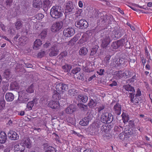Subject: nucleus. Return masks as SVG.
Segmentation results:
<instances>
[{
    "instance_id": "1",
    "label": "nucleus",
    "mask_w": 152,
    "mask_h": 152,
    "mask_svg": "<svg viewBox=\"0 0 152 152\" xmlns=\"http://www.w3.org/2000/svg\"><path fill=\"white\" fill-rule=\"evenodd\" d=\"M61 7L58 6H53L50 10V14L53 18H58L62 15L64 12L65 17L66 15V3H64Z\"/></svg>"
},
{
    "instance_id": "2",
    "label": "nucleus",
    "mask_w": 152,
    "mask_h": 152,
    "mask_svg": "<svg viewBox=\"0 0 152 152\" xmlns=\"http://www.w3.org/2000/svg\"><path fill=\"white\" fill-rule=\"evenodd\" d=\"M113 117L111 113L107 112L103 113L101 115V120L104 123L109 124L113 120Z\"/></svg>"
},
{
    "instance_id": "3",
    "label": "nucleus",
    "mask_w": 152,
    "mask_h": 152,
    "mask_svg": "<svg viewBox=\"0 0 152 152\" xmlns=\"http://www.w3.org/2000/svg\"><path fill=\"white\" fill-rule=\"evenodd\" d=\"M75 25L77 28L83 29L87 28L88 23L85 20L81 19L79 21H77L75 23Z\"/></svg>"
},
{
    "instance_id": "4",
    "label": "nucleus",
    "mask_w": 152,
    "mask_h": 152,
    "mask_svg": "<svg viewBox=\"0 0 152 152\" xmlns=\"http://www.w3.org/2000/svg\"><path fill=\"white\" fill-rule=\"evenodd\" d=\"M124 39H121L116 41L113 42L111 45V48L114 49H115L122 46L125 42Z\"/></svg>"
},
{
    "instance_id": "5",
    "label": "nucleus",
    "mask_w": 152,
    "mask_h": 152,
    "mask_svg": "<svg viewBox=\"0 0 152 152\" xmlns=\"http://www.w3.org/2000/svg\"><path fill=\"white\" fill-rule=\"evenodd\" d=\"M62 22H57L53 24L51 28V30L53 32H56L58 31L62 28L63 26Z\"/></svg>"
},
{
    "instance_id": "6",
    "label": "nucleus",
    "mask_w": 152,
    "mask_h": 152,
    "mask_svg": "<svg viewBox=\"0 0 152 152\" xmlns=\"http://www.w3.org/2000/svg\"><path fill=\"white\" fill-rule=\"evenodd\" d=\"M135 94L133 93H129V97L130 98L131 103L134 105L138 104L140 99L139 97H136L134 96Z\"/></svg>"
},
{
    "instance_id": "7",
    "label": "nucleus",
    "mask_w": 152,
    "mask_h": 152,
    "mask_svg": "<svg viewBox=\"0 0 152 152\" xmlns=\"http://www.w3.org/2000/svg\"><path fill=\"white\" fill-rule=\"evenodd\" d=\"M48 106L54 109L58 110L60 109V105L58 101L51 100L48 104Z\"/></svg>"
},
{
    "instance_id": "8",
    "label": "nucleus",
    "mask_w": 152,
    "mask_h": 152,
    "mask_svg": "<svg viewBox=\"0 0 152 152\" xmlns=\"http://www.w3.org/2000/svg\"><path fill=\"white\" fill-rule=\"evenodd\" d=\"M8 136L12 140H15L19 138L18 135L15 132L10 130L8 133Z\"/></svg>"
},
{
    "instance_id": "9",
    "label": "nucleus",
    "mask_w": 152,
    "mask_h": 152,
    "mask_svg": "<svg viewBox=\"0 0 152 152\" xmlns=\"http://www.w3.org/2000/svg\"><path fill=\"white\" fill-rule=\"evenodd\" d=\"M125 131L127 132L126 133H124L123 132H122L119 135V137L121 140H123L125 139V138H129V137L127 136L126 134H129L131 135L132 133L130 130L129 127H127L125 128Z\"/></svg>"
},
{
    "instance_id": "10",
    "label": "nucleus",
    "mask_w": 152,
    "mask_h": 152,
    "mask_svg": "<svg viewBox=\"0 0 152 152\" xmlns=\"http://www.w3.org/2000/svg\"><path fill=\"white\" fill-rule=\"evenodd\" d=\"M119 74L118 77L119 78L124 77L125 78H128L130 77L132 75V72L129 70H126L124 72L122 73V71H120L118 72Z\"/></svg>"
},
{
    "instance_id": "11",
    "label": "nucleus",
    "mask_w": 152,
    "mask_h": 152,
    "mask_svg": "<svg viewBox=\"0 0 152 152\" xmlns=\"http://www.w3.org/2000/svg\"><path fill=\"white\" fill-rule=\"evenodd\" d=\"M114 113L117 115H120L121 113V105L119 103H117L113 107Z\"/></svg>"
},
{
    "instance_id": "12",
    "label": "nucleus",
    "mask_w": 152,
    "mask_h": 152,
    "mask_svg": "<svg viewBox=\"0 0 152 152\" xmlns=\"http://www.w3.org/2000/svg\"><path fill=\"white\" fill-rule=\"evenodd\" d=\"M66 85H64L62 83H60L56 85V91L59 92V93H63L65 91Z\"/></svg>"
},
{
    "instance_id": "13",
    "label": "nucleus",
    "mask_w": 152,
    "mask_h": 152,
    "mask_svg": "<svg viewBox=\"0 0 152 152\" xmlns=\"http://www.w3.org/2000/svg\"><path fill=\"white\" fill-rule=\"evenodd\" d=\"M25 147L21 144H18L14 146L15 152H24Z\"/></svg>"
},
{
    "instance_id": "14",
    "label": "nucleus",
    "mask_w": 152,
    "mask_h": 152,
    "mask_svg": "<svg viewBox=\"0 0 152 152\" xmlns=\"http://www.w3.org/2000/svg\"><path fill=\"white\" fill-rule=\"evenodd\" d=\"M91 120L90 117L88 116L81 120L79 122V124L83 126H86L88 124L89 122Z\"/></svg>"
},
{
    "instance_id": "15",
    "label": "nucleus",
    "mask_w": 152,
    "mask_h": 152,
    "mask_svg": "<svg viewBox=\"0 0 152 152\" xmlns=\"http://www.w3.org/2000/svg\"><path fill=\"white\" fill-rule=\"evenodd\" d=\"M75 10V9L72 2L69 1L67 3V13H72L74 12Z\"/></svg>"
},
{
    "instance_id": "16",
    "label": "nucleus",
    "mask_w": 152,
    "mask_h": 152,
    "mask_svg": "<svg viewBox=\"0 0 152 152\" xmlns=\"http://www.w3.org/2000/svg\"><path fill=\"white\" fill-rule=\"evenodd\" d=\"M51 51L49 54L50 57L56 56L58 53V50L56 46H53L51 48Z\"/></svg>"
},
{
    "instance_id": "17",
    "label": "nucleus",
    "mask_w": 152,
    "mask_h": 152,
    "mask_svg": "<svg viewBox=\"0 0 152 152\" xmlns=\"http://www.w3.org/2000/svg\"><path fill=\"white\" fill-rule=\"evenodd\" d=\"M77 100L79 102L84 103L87 102L88 97L86 95L80 94L78 96Z\"/></svg>"
},
{
    "instance_id": "18",
    "label": "nucleus",
    "mask_w": 152,
    "mask_h": 152,
    "mask_svg": "<svg viewBox=\"0 0 152 152\" xmlns=\"http://www.w3.org/2000/svg\"><path fill=\"white\" fill-rule=\"evenodd\" d=\"M7 136L6 133L4 132L1 131L0 132V143H4L7 140Z\"/></svg>"
},
{
    "instance_id": "19",
    "label": "nucleus",
    "mask_w": 152,
    "mask_h": 152,
    "mask_svg": "<svg viewBox=\"0 0 152 152\" xmlns=\"http://www.w3.org/2000/svg\"><path fill=\"white\" fill-rule=\"evenodd\" d=\"M101 41V47L103 48H106L110 42V39H102Z\"/></svg>"
},
{
    "instance_id": "20",
    "label": "nucleus",
    "mask_w": 152,
    "mask_h": 152,
    "mask_svg": "<svg viewBox=\"0 0 152 152\" xmlns=\"http://www.w3.org/2000/svg\"><path fill=\"white\" fill-rule=\"evenodd\" d=\"M18 93L19 96L21 97L23 99H25V101H28V94L25 91H20Z\"/></svg>"
},
{
    "instance_id": "21",
    "label": "nucleus",
    "mask_w": 152,
    "mask_h": 152,
    "mask_svg": "<svg viewBox=\"0 0 152 152\" xmlns=\"http://www.w3.org/2000/svg\"><path fill=\"white\" fill-rule=\"evenodd\" d=\"M60 94H61V93L58 92L56 91H54L52 96L53 99L56 100H60L61 98Z\"/></svg>"
},
{
    "instance_id": "22",
    "label": "nucleus",
    "mask_w": 152,
    "mask_h": 152,
    "mask_svg": "<svg viewBox=\"0 0 152 152\" xmlns=\"http://www.w3.org/2000/svg\"><path fill=\"white\" fill-rule=\"evenodd\" d=\"M5 99L7 101H12L14 99V95L11 93H7L5 95Z\"/></svg>"
},
{
    "instance_id": "23",
    "label": "nucleus",
    "mask_w": 152,
    "mask_h": 152,
    "mask_svg": "<svg viewBox=\"0 0 152 152\" xmlns=\"http://www.w3.org/2000/svg\"><path fill=\"white\" fill-rule=\"evenodd\" d=\"M124 62V58L121 57L117 58V60L113 62V64L116 66H118Z\"/></svg>"
},
{
    "instance_id": "24",
    "label": "nucleus",
    "mask_w": 152,
    "mask_h": 152,
    "mask_svg": "<svg viewBox=\"0 0 152 152\" xmlns=\"http://www.w3.org/2000/svg\"><path fill=\"white\" fill-rule=\"evenodd\" d=\"M99 48V47L98 45H95L93 46L91 49L90 56H93L95 55L97 53Z\"/></svg>"
},
{
    "instance_id": "25",
    "label": "nucleus",
    "mask_w": 152,
    "mask_h": 152,
    "mask_svg": "<svg viewBox=\"0 0 152 152\" xmlns=\"http://www.w3.org/2000/svg\"><path fill=\"white\" fill-rule=\"evenodd\" d=\"M75 106L73 104H70L67 107V113L71 114L76 110Z\"/></svg>"
},
{
    "instance_id": "26",
    "label": "nucleus",
    "mask_w": 152,
    "mask_h": 152,
    "mask_svg": "<svg viewBox=\"0 0 152 152\" xmlns=\"http://www.w3.org/2000/svg\"><path fill=\"white\" fill-rule=\"evenodd\" d=\"M88 50L87 48L85 47L81 48L79 52V53L80 56H85L88 52Z\"/></svg>"
},
{
    "instance_id": "27",
    "label": "nucleus",
    "mask_w": 152,
    "mask_h": 152,
    "mask_svg": "<svg viewBox=\"0 0 152 152\" xmlns=\"http://www.w3.org/2000/svg\"><path fill=\"white\" fill-rule=\"evenodd\" d=\"M34 7L37 8H39L42 6V3L41 0H35L33 3Z\"/></svg>"
},
{
    "instance_id": "28",
    "label": "nucleus",
    "mask_w": 152,
    "mask_h": 152,
    "mask_svg": "<svg viewBox=\"0 0 152 152\" xmlns=\"http://www.w3.org/2000/svg\"><path fill=\"white\" fill-rule=\"evenodd\" d=\"M48 30L47 29H44L38 35V37L40 38H45L48 37V35L47 33Z\"/></svg>"
},
{
    "instance_id": "29",
    "label": "nucleus",
    "mask_w": 152,
    "mask_h": 152,
    "mask_svg": "<svg viewBox=\"0 0 152 152\" xmlns=\"http://www.w3.org/2000/svg\"><path fill=\"white\" fill-rule=\"evenodd\" d=\"M23 144L24 146H25L28 148H30L31 147V144L30 142V139L29 138H26L23 140Z\"/></svg>"
},
{
    "instance_id": "30",
    "label": "nucleus",
    "mask_w": 152,
    "mask_h": 152,
    "mask_svg": "<svg viewBox=\"0 0 152 152\" xmlns=\"http://www.w3.org/2000/svg\"><path fill=\"white\" fill-rule=\"evenodd\" d=\"M74 29L73 28H67V37H72L74 34Z\"/></svg>"
},
{
    "instance_id": "31",
    "label": "nucleus",
    "mask_w": 152,
    "mask_h": 152,
    "mask_svg": "<svg viewBox=\"0 0 152 152\" xmlns=\"http://www.w3.org/2000/svg\"><path fill=\"white\" fill-rule=\"evenodd\" d=\"M43 5L44 10H47L48 7L50 6V3L49 0H44Z\"/></svg>"
},
{
    "instance_id": "32",
    "label": "nucleus",
    "mask_w": 152,
    "mask_h": 152,
    "mask_svg": "<svg viewBox=\"0 0 152 152\" xmlns=\"http://www.w3.org/2000/svg\"><path fill=\"white\" fill-rule=\"evenodd\" d=\"M123 88L126 91H128L134 92L135 90L134 87L128 84L123 86Z\"/></svg>"
},
{
    "instance_id": "33",
    "label": "nucleus",
    "mask_w": 152,
    "mask_h": 152,
    "mask_svg": "<svg viewBox=\"0 0 152 152\" xmlns=\"http://www.w3.org/2000/svg\"><path fill=\"white\" fill-rule=\"evenodd\" d=\"M97 104V103L95 101H94L93 99H91L90 100L88 105L90 108H92L96 106Z\"/></svg>"
},
{
    "instance_id": "34",
    "label": "nucleus",
    "mask_w": 152,
    "mask_h": 152,
    "mask_svg": "<svg viewBox=\"0 0 152 152\" xmlns=\"http://www.w3.org/2000/svg\"><path fill=\"white\" fill-rule=\"evenodd\" d=\"M10 87L12 90L19 89V85L16 81L14 82L10 85Z\"/></svg>"
},
{
    "instance_id": "35",
    "label": "nucleus",
    "mask_w": 152,
    "mask_h": 152,
    "mask_svg": "<svg viewBox=\"0 0 152 152\" xmlns=\"http://www.w3.org/2000/svg\"><path fill=\"white\" fill-rule=\"evenodd\" d=\"M42 44V42L39 39H37L34 43V47L38 48Z\"/></svg>"
},
{
    "instance_id": "36",
    "label": "nucleus",
    "mask_w": 152,
    "mask_h": 152,
    "mask_svg": "<svg viewBox=\"0 0 152 152\" xmlns=\"http://www.w3.org/2000/svg\"><path fill=\"white\" fill-rule=\"evenodd\" d=\"M22 21L20 20L18 21L15 24V27L17 30L20 29L22 27Z\"/></svg>"
},
{
    "instance_id": "37",
    "label": "nucleus",
    "mask_w": 152,
    "mask_h": 152,
    "mask_svg": "<svg viewBox=\"0 0 152 152\" xmlns=\"http://www.w3.org/2000/svg\"><path fill=\"white\" fill-rule=\"evenodd\" d=\"M26 91L29 93H32L34 92V88L33 84H32L26 89Z\"/></svg>"
},
{
    "instance_id": "38",
    "label": "nucleus",
    "mask_w": 152,
    "mask_h": 152,
    "mask_svg": "<svg viewBox=\"0 0 152 152\" xmlns=\"http://www.w3.org/2000/svg\"><path fill=\"white\" fill-rule=\"evenodd\" d=\"M77 93V91L74 89H70L68 91V94L71 96H74L76 95Z\"/></svg>"
},
{
    "instance_id": "39",
    "label": "nucleus",
    "mask_w": 152,
    "mask_h": 152,
    "mask_svg": "<svg viewBox=\"0 0 152 152\" xmlns=\"http://www.w3.org/2000/svg\"><path fill=\"white\" fill-rule=\"evenodd\" d=\"M4 76L5 78H9L10 76V70L9 69L5 70L4 73Z\"/></svg>"
},
{
    "instance_id": "40",
    "label": "nucleus",
    "mask_w": 152,
    "mask_h": 152,
    "mask_svg": "<svg viewBox=\"0 0 152 152\" xmlns=\"http://www.w3.org/2000/svg\"><path fill=\"white\" fill-rule=\"evenodd\" d=\"M109 127V125L106 124L103 125L101 129L104 132H107L110 130Z\"/></svg>"
},
{
    "instance_id": "41",
    "label": "nucleus",
    "mask_w": 152,
    "mask_h": 152,
    "mask_svg": "<svg viewBox=\"0 0 152 152\" xmlns=\"http://www.w3.org/2000/svg\"><path fill=\"white\" fill-rule=\"evenodd\" d=\"M92 35L91 32H90L89 31H86V32L83 35L81 38H83L84 37L85 38H89V37H91V36Z\"/></svg>"
},
{
    "instance_id": "42",
    "label": "nucleus",
    "mask_w": 152,
    "mask_h": 152,
    "mask_svg": "<svg viewBox=\"0 0 152 152\" xmlns=\"http://www.w3.org/2000/svg\"><path fill=\"white\" fill-rule=\"evenodd\" d=\"M34 105V103L32 102H28L27 104V107L29 110H31L32 109L33 106Z\"/></svg>"
},
{
    "instance_id": "43",
    "label": "nucleus",
    "mask_w": 152,
    "mask_h": 152,
    "mask_svg": "<svg viewBox=\"0 0 152 152\" xmlns=\"http://www.w3.org/2000/svg\"><path fill=\"white\" fill-rule=\"evenodd\" d=\"M5 101L4 100L0 101V110H1L4 109L5 107Z\"/></svg>"
},
{
    "instance_id": "44",
    "label": "nucleus",
    "mask_w": 152,
    "mask_h": 152,
    "mask_svg": "<svg viewBox=\"0 0 152 152\" xmlns=\"http://www.w3.org/2000/svg\"><path fill=\"white\" fill-rule=\"evenodd\" d=\"M80 107L81 110L83 111H87L88 109L87 105L83 104H80Z\"/></svg>"
},
{
    "instance_id": "45",
    "label": "nucleus",
    "mask_w": 152,
    "mask_h": 152,
    "mask_svg": "<svg viewBox=\"0 0 152 152\" xmlns=\"http://www.w3.org/2000/svg\"><path fill=\"white\" fill-rule=\"evenodd\" d=\"M105 108V105L103 104H100L97 108V111L99 113H100L101 111Z\"/></svg>"
},
{
    "instance_id": "46",
    "label": "nucleus",
    "mask_w": 152,
    "mask_h": 152,
    "mask_svg": "<svg viewBox=\"0 0 152 152\" xmlns=\"http://www.w3.org/2000/svg\"><path fill=\"white\" fill-rule=\"evenodd\" d=\"M81 69L78 67L75 68L72 71V73L73 74H76L79 72H80Z\"/></svg>"
},
{
    "instance_id": "47",
    "label": "nucleus",
    "mask_w": 152,
    "mask_h": 152,
    "mask_svg": "<svg viewBox=\"0 0 152 152\" xmlns=\"http://www.w3.org/2000/svg\"><path fill=\"white\" fill-rule=\"evenodd\" d=\"M121 115L122 116V120L124 123H125L127 122L128 121V118L126 116L124 115L123 113H122Z\"/></svg>"
},
{
    "instance_id": "48",
    "label": "nucleus",
    "mask_w": 152,
    "mask_h": 152,
    "mask_svg": "<svg viewBox=\"0 0 152 152\" xmlns=\"http://www.w3.org/2000/svg\"><path fill=\"white\" fill-rule=\"evenodd\" d=\"M136 76L135 75L131 78L128 80V81L130 83H133L136 80Z\"/></svg>"
},
{
    "instance_id": "49",
    "label": "nucleus",
    "mask_w": 152,
    "mask_h": 152,
    "mask_svg": "<svg viewBox=\"0 0 152 152\" xmlns=\"http://www.w3.org/2000/svg\"><path fill=\"white\" fill-rule=\"evenodd\" d=\"M45 152H56V151L54 148L50 147L48 148L47 150Z\"/></svg>"
},
{
    "instance_id": "50",
    "label": "nucleus",
    "mask_w": 152,
    "mask_h": 152,
    "mask_svg": "<svg viewBox=\"0 0 152 152\" xmlns=\"http://www.w3.org/2000/svg\"><path fill=\"white\" fill-rule=\"evenodd\" d=\"M13 0H7L5 2V4L6 6L10 7L12 4Z\"/></svg>"
},
{
    "instance_id": "51",
    "label": "nucleus",
    "mask_w": 152,
    "mask_h": 152,
    "mask_svg": "<svg viewBox=\"0 0 152 152\" xmlns=\"http://www.w3.org/2000/svg\"><path fill=\"white\" fill-rule=\"evenodd\" d=\"M86 41V39H80L79 40L78 43L80 45H83L84 44L85 42Z\"/></svg>"
},
{
    "instance_id": "52",
    "label": "nucleus",
    "mask_w": 152,
    "mask_h": 152,
    "mask_svg": "<svg viewBox=\"0 0 152 152\" xmlns=\"http://www.w3.org/2000/svg\"><path fill=\"white\" fill-rule=\"evenodd\" d=\"M78 79L83 80H84V75L82 73H80L77 77Z\"/></svg>"
},
{
    "instance_id": "53",
    "label": "nucleus",
    "mask_w": 152,
    "mask_h": 152,
    "mask_svg": "<svg viewBox=\"0 0 152 152\" xmlns=\"http://www.w3.org/2000/svg\"><path fill=\"white\" fill-rule=\"evenodd\" d=\"M142 95V93L140 89L138 88L137 89V90L136 91V94H135V96L136 97H139L140 96Z\"/></svg>"
},
{
    "instance_id": "54",
    "label": "nucleus",
    "mask_w": 152,
    "mask_h": 152,
    "mask_svg": "<svg viewBox=\"0 0 152 152\" xmlns=\"http://www.w3.org/2000/svg\"><path fill=\"white\" fill-rule=\"evenodd\" d=\"M129 126L131 128H133L134 126V121L130 120L128 122Z\"/></svg>"
},
{
    "instance_id": "55",
    "label": "nucleus",
    "mask_w": 152,
    "mask_h": 152,
    "mask_svg": "<svg viewBox=\"0 0 152 152\" xmlns=\"http://www.w3.org/2000/svg\"><path fill=\"white\" fill-rule=\"evenodd\" d=\"M119 127H121V129H120L119 128V127L117 126H115L114 127V130L115 131L120 132H121V130H123V127H122L121 126H120Z\"/></svg>"
},
{
    "instance_id": "56",
    "label": "nucleus",
    "mask_w": 152,
    "mask_h": 152,
    "mask_svg": "<svg viewBox=\"0 0 152 152\" xmlns=\"http://www.w3.org/2000/svg\"><path fill=\"white\" fill-rule=\"evenodd\" d=\"M45 51H42L39 52L37 55V57L39 58H42L45 55Z\"/></svg>"
},
{
    "instance_id": "57",
    "label": "nucleus",
    "mask_w": 152,
    "mask_h": 152,
    "mask_svg": "<svg viewBox=\"0 0 152 152\" xmlns=\"http://www.w3.org/2000/svg\"><path fill=\"white\" fill-rule=\"evenodd\" d=\"M111 58V56L110 55H107L104 58V61H106V63H108Z\"/></svg>"
},
{
    "instance_id": "58",
    "label": "nucleus",
    "mask_w": 152,
    "mask_h": 152,
    "mask_svg": "<svg viewBox=\"0 0 152 152\" xmlns=\"http://www.w3.org/2000/svg\"><path fill=\"white\" fill-rule=\"evenodd\" d=\"M104 70V69H100L99 71L97 72V73L99 74V75H102L103 74Z\"/></svg>"
},
{
    "instance_id": "59",
    "label": "nucleus",
    "mask_w": 152,
    "mask_h": 152,
    "mask_svg": "<svg viewBox=\"0 0 152 152\" xmlns=\"http://www.w3.org/2000/svg\"><path fill=\"white\" fill-rule=\"evenodd\" d=\"M141 61H142V65L143 66H144L146 63V59L144 58L143 57H141Z\"/></svg>"
},
{
    "instance_id": "60",
    "label": "nucleus",
    "mask_w": 152,
    "mask_h": 152,
    "mask_svg": "<svg viewBox=\"0 0 152 152\" xmlns=\"http://www.w3.org/2000/svg\"><path fill=\"white\" fill-rule=\"evenodd\" d=\"M38 17L39 18L38 19L40 20L44 18V16L41 13H39L38 14L37 18Z\"/></svg>"
},
{
    "instance_id": "61",
    "label": "nucleus",
    "mask_w": 152,
    "mask_h": 152,
    "mask_svg": "<svg viewBox=\"0 0 152 152\" xmlns=\"http://www.w3.org/2000/svg\"><path fill=\"white\" fill-rule=\"evenodd\" d=\"M117 83L115 81H113L112 83L110 84V86L111 87H113V86H116L117 85Z\"/></svg>"
},
{
    "instance_id": "62",
    "label": "nucleus",
    "mask_w": 152,
    "mask_h": 152,
    "mask_svg": "<svg viewBox=\"0 0 152 152\" xmlns=\"http://www.w3.org/2000/svg\"><path fill=\"white\" fill-rule=\"evenodd\" d=\"M145 68L147 70H149L151 69V66L148 63L146 65Z\"/></svg>"
},
{
    "instance_id": "63",
    "label": "nucleus",
    "mask_w": 152,
    "mask_h": 152,
    "mask_svg": "<svg viewBox=\"0 0 152 152\" xmlns=\"http://www.w3.org/2000/svg\"><path fill=\"white\" fill-rule=\"evenodd\" d=\"M38 99L37 98H34L33 100L31 102H32L34 103V104H36L37 103Z\"/></svg>"
},
{
    "instance_id": "64",
    "label": "nucleus",
    "mask_w": 152,
    "mask_h": 152,
    "mask_svg": "<svg viewBox=\"0 0 152 152\" xmlns=\"http://www.w3.org/2000/svg\"><path fill=\"white\" fill-rule=\"evenodd\" d=\"M51 45V44L49 43L46 42L44 45V47L45 48H47L49 46H50V45Z\"/></svg>"
}]
</instances>
